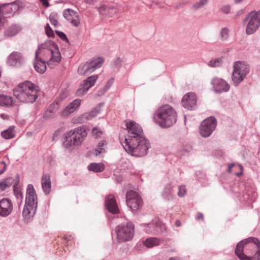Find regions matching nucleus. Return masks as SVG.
<instances>
[{
    "label": "nucleus",
    "mask_w": 260,
    "mask_h": 260,
    "mask_svg": "<svg viewBox=\"0 0 260 260\" xmlns=\"http://www.w3.org/2000/svg\"><path fill=\"white\" fill-rule=\"evenodd\" d=\"M185 4H186V3H183V4H179V5H177V6H176V8L177 9L182 8V7H183V5H185Z\"/></svg>",
    "instance_id": "56"
},
{
    "label": "nucleus",
    "mask_w": 260,
    "mask_h": 260,
    "mask_svg": "<svg viewBox=\"0 0 260 260\" xmlns=\"http://www.w3.org/2000/svg\"><path fill=\"white\" fill-rule=\"evenodd\" d=\"M53 114V113L47 109L44 113V117L45 118H49L51 117Z\"/></svg>",
    "instance_id": "50"
},
{
    "label": "nucleus",
    "mask_w": 260,
    "mask_h": 260,
    "mask_svg": "<svg viewBox=\"0 0 260 260\" xmlns=\"http://www.w3.org/2000/svg\"><path fill=\"white\" fill-rule=\"evenodd\" d=\"M221 11L225 14H228L230 12V7L229 6H224L221 8Z\"/></svg>",
    "instance_id": "49"
},
{
    "label": "nucleus",
    "mask_w": 260,
    "mask_h": 260,
    "mask_svg": "<svg viewBox=\"0 0 260 260\" xmlns=\"http://www.w3.org/2000/svg\"><path fill=\"white\" fill-rule=\"evenodd\" d=\"M182 105L184 108L188 110H193L197 105V98L193 92L185 94L182 99Z\"/></svg>",
    "instance_id": "16"
},
{
    "label": "nucleus",
    "mask_w": 260,
    "mask_h": 260,
    "mask_svg": "<svg viewBox=\"0 0 260 260\" xmlns=\"http://www.w3.org/2000/svg\"><path fill=\"white\" fill-rule=\"evenodd\" d=\"M12 178H8L5 180L0 182V192L5 190L12 183Z\"/></svg>",
    "instance_id": "36"
},
{
    "label": "nucleus",
    "mask_w": 260,
    "mask_h": 260,
    "mask_svg": "<svg viewBox=\"0 0 260 260\" xmlns=\"http://www.w3.org/2000/svg\"><path fill=\"white\" fill-rule=\"evenodd\" d=\"M68 94L66 92L63 91L58 96H57L55 100H54V102L57 104L59 106L60 103L61 102L65 99L67 97Z\"/></svg>",
    "instance_id": "37"
},
{
    "label": "nucleus",
    "mask_w": 260,
    "mask_h": 260,
    "mask_svg": "<svg viewBox=\"0 0 260 260\" xmlns=\"http://www.w3.org/2000/svg\"><path fill=\"white\" fill-rule=\"evenodd\" d=\"M222 59L221 58H215L213 60H211L208 63V64L210 67L217 68L219 67L222 65Z\"/></svg>",
    "instance_id": "35"
},
{
    "label": "nucleus",
    "mask_w": 260,
    "mask_h": 260,
    "mask_svg": "<svg viewBox=\"0 0 260 260\" xmlns=\"http://www.w3.org/2000/svg\"><path fill=\"white\" fill-rule=\"evenodd\" d=\"M208 4V0H199L193 4L190 7L192 10L196 11L203 8Z\"/></svg>",
    "instance_id": "32"
},
{
    "label": "nucleus",
    "mask_w": 260,
    "mask_h": 260,
    "mask_svg": "<svg viewBox=\"0 0 260 260\" xmlns=\"http://www.w3.org/2000/svg\"><path fill=\"white\" fill-rule=\"evenodd\" d=\"M246 25L245 32L250 35L254 33L260 26V10L249 13L244 20Z\"/></svg>",
    "instance_id": "8"
},
{
    "label": "nucleus",
    "mask_w": 260,
    "mask_h": 260,
    "mask_svg": "<svg viewBox=\"0 0 260 260\" xmlns=\"http://www.w3.org/2000/svg\"><path fill=\"white\" fill-rule=\"evenodd\" d=\"M42 187L43 191L48 194L51 190V184L50 177L48 174H43L41 179Z\"/></svg>",
    "instance_id": "23"
},
{
    "label": "nucleus",
    "mask_w": 260,
    "mask_h": 260,
    "mask_svg": "<svg viewBox=\"0 0 260 260\" xmlns=\"http://www.w3.org/2000/svg\"><path fill=\"white\" fill-rule=\"evenodd\" d=\"M242 0H235L236 3H240Z\"/></svg>",
    "instance_id": "59"
},
{
    "label": "nucleus",
    "mask_w": 260,
    "mask_h": 260,
    "mask_svg": "<svg viewBox=\"0 0 260 260\" xmlns=\"http://www.w3.org/2000/svg\"><path fill=\"white\" fill-rule=\"evenodd\" d=\"M105 206L109 212L112 214H116L119 209L115 197L112 194H109L105 199Z\"/></svg>",
    "instance_id": "21"
},
{
    "label": "nucleus",
    "mask_w": 260,
    "mask_h": 260,
    "mask_svg": "<svg viewBox=\"0 0 260 260\" xmlns=\"http://www.w3.org/2000/svg\"><path fill=\"white\" fill-rule=\"evenodd\" d=\"M175 225L177 226H180L181 225V222L178 220H176Z\"/></svg>",
    "instance_id": "55"
},
{
    "label": "nucleus",
    "mask_w": 260,
    "mask_h": 260,
    "mask_svg": "<svg viewBox=\"0 0 260 260\" xmlns=\"http://www.w3.org/2000/svg\"><path fill=\"white\" fill-rule=\"evenodd\" d=\"M235 166V164H231L230 165H229L228 166V171L229 172H231V170H232V168Z\"/></svg>",
    "instance_id": "54"
},
{
    "label": "nucleus",
    "mask_w": 260,
    "mask_h": 260,
    "mask_svg": "<svg viewBox=\"0 0 260 260\" xmlns=\"http://www.w3.org/2000/svg\"><path fill=\"white\" fill-rule=\"evenodd\" d=\"M235 252L240 260H260V241L252 237L242 240L237 244Z\"/></svg>",
    "instance_id": "3"
},
{
    "label": "nucleus",
    "mask_w": 260,
    "mask_h": 260,
    "mask_svg": "<svg viewBox=\"0 0 260 260\" xmlns=\"http://www.w3.org/2000/svg\"><path fill=\"white\" fill-rule=\"evenodd\" d=\"M21 28L17 25H12L8 27L5 31L4 35L6 37H12L16 35L21 30Z\"/></svg>",
    "instance_id": "24"
},
{
    "label": "nucleus",
    "mask_w": 260,
    "mask_h": 260,
    "mask_svg": "<svg viewBox=\"0 0 260 260\" xmlns=\"http://www.w3.org/2000/svg\"><path fill=\"white\" fill-rule=\"evenodd\" d=\"M100 111L99 107H96L90 112L84 113L74 117L72 119V122L74 124L84 123L95 117L100 112Z\"/></svg>",
    "instance_id": "14"
},
{
    "label": "nucleus",
    "mask_w": 260,
    "mask_h": 260,
    "mask_svg": "<svg viewBox=\"0 0 260 260\" xmlns=\"http://www.w3.org/2000/svg\"><path fill=\"white\" fill-rule=\"evenodd\" d=\"M107 144L106 141H102L98 145L94 151V154L98 155L102 153L105 152V147Z\"/></svg>",
    "instance_id": "33"
},
{
    "label": "nucleus",
    "mask_w": 260,
    "mask_h": 260,
    "mask_svg": "<svg viewBox=\"0 0 260 260\" xmlns=\"http://www.w3.org/2000/svg\"><path fill=\"white\" fill-rule=\"evenodd\" d=\"M114 82V79L113 78L109 79L107 82L103 89H100L98 92L99 95L101 96L103 95L110 88Z\"/></svg>",
    "instance_id": "34"
},
{
    "label": "nucleus",
    "mask_w": 260,
    "mask_h": 260,
    "mask_svg": "<svg viewBox=\"0 0 260 260\" xmlns=\"http://www.w3.org/2000/svg\"><path fill=\"white\" fill-rule=\"evenodd\" d=\"M45 29L46 34L47 35V36L48 37H54V34L53 31L52 29V28H51V27L50 26V25H49V24H46V25L45 27Z\"/></svg>",
    "instance_id": "42"
},
{
    "label": "nucleus",
    "mask_w": 260,
    "mask_h": 260,
    "mask_svg": "<svg viewBox=\"0 0 260 260\" xmlns=\"http://www.w3.org/2000/svg\"><path fill=\"white\" fill-rule=\"evenodd\" d=\"M103 134V131L99 129L97 127H94L92 131V134L93 136H94L96 138L100 137Z\"/></svg>",
    "instance_id": "41"
},
{
    "label": "nucleus",
    "mask_w": 260,
    "mask_h": 260,
    "mask_svg": "<svg viewBox=\"0 0 260 260\" xmlns=\"http://www.w3.org/2000/svg\"><path fill=\"white\" fill-rule=\"evenodd\" d=\"M0 105L7 107L14 106L15 103L11 96L0 94Z\"/></svg>",
    "instance_id": "25"
},
{
    "label": "nucleus",
    "mask_w": 260,
    "mask_h": 260,
    "mask_svg": "<svg viewBox=\"0 0 260 260\" xmlns=\"http://www.w3.org/2000/svg\"><path fill=\"white\" fill-rule=\"evenodd\" d=\"M86 135V130L82 127L72 129L66 134L63 145L67 148L70 149L79 146Z\"/></svg>",
    "instance_id": "7"
},
{
    "label": "nucleus",
    "mask_w": 260,
    "mask_h": 260,
    "mask_svg": "<svg viewBox=\"0 0 260 260\" xmlns=\"http://www.w3.org/2000/svg\"><path fill=\"white\" fill-rule=\"evenodd\" d=\"M196 219L197 220L202 219L203 220L204 219V216L202 213H198L196 216Z\"/></svg>",
    "instance_id": "51"
},
{
    "label": "nucleus",
    "mask_w": 260,
    "mask_h": 260,
    "mask_svg": "<svg viewBox=\"0 0 260 260\" xmlns=\"http://www.w3.org/2000/svg\"><path fill=\"white\" fill-rule=\"evenodd\" d=\"M37 196L32 184H28L26 189L24 207L22 212L24 218L28 220L35 215L38 205Z\"/></svg>",
    "instance_id": "6"
},
{
    "label": "nucleus",
    "mask_w": 260,
    "mask_h": 260,
    "mask_svg": "<svg viewBox=\"0 0 260 260\" xmlns=\"http://www.w3.org/2000/svg\"><path fill=\"white\" fill-rule=\"evenodd\" d=\"M214 90L217 93L226 92L230 89V85L222 79L214 78L212 81Z\"/></svg>",
    "instance_id": "18"
},
{
    "label": "nucleus",
    "mask_w": 260,
    "mask_h": 260,
    "mask_svg": "<svg viewBox=\"0 0 260 260\" xmlns=\"http://www.w3.org/2000/svg\"><path fill=\"white\" fill-rule=\"evenodd\" d=\"M144 245L147 248H150L160 244L161 241L156 238H149L143 242Z\"/></svg>",
    "instance_id": "26"
},
{
    "label": "nucleus",
    "mask_w": 260,
    "mask_h": 260,
    "mask_svg": "<svg viewBox=\"0 0 260 260\" xmlns=\"http://www.w3.org/2000/svg\"><path fill=\"white\" fill-rule=\"evenodd\" d=\"M122 60L120 57H117L113 62L115 67L117 69H119L122 65Z\"/></svg>",
    "instance_id": "47"
},
{
    "label": "nucleus",
    "mask_w": 260,
    "mask_h": 260,
    "mask_svg": "<svg viewBox=\"0 0 260 260\" xmlns=\"http://www.w3.org/2000/svg\"><path fill=\"white\" fill-rule=\"evenodd\" d=\"M232 79L234 84L239 85L249 72V67L243 62L238 61L234 62Z\"/></svg>",
    "instance_id": "9"
},
{
    "label": "nucleus",
    "mask_w": 260,
    "mask_h": 260,
    "mask_svg": "<svg viewBox=\"0 0 260 260\" xmlns=\"http://www.w3.org/2000/svg\"><path fill=\"white\" fill-rule=\"evenodd\" d=\"M82 100L75 99L70 103L59 113V116L62 118L69 117L72 114L78 110L81 104Z\"/></svg>",
    "instance_id": "13"
},
{
    "label": "nucleus",
    "mask_w": 260,
    "mask_h": 260,
    "mask_svg": "<svg viewBox=\"0 0 260 260\" xmlns=\"http://www.w3.org/2000/svg\"><path fill=\"white\" fill-rule=\"evenodd\" d=\"M85 2L86 3L90 5L94 4L95 3L94 0H85Z\"/></svg>",
    "instance_id": "53"
},
{
    "label": "nucleus",
    "mask_w": 260,
    "mask_h": 260,
    "mask_svg": "<svg viewBox=\"0 0 260 260\" xmlns=\"http://www.w3.org/2000/svg\"><path fill=\"white\" fill-rule=\"evenodd\" d=\"M13 210V204L8 198L0 200V216L7 217L9 215Z\"/></svg>",
    "instance_id": "19"
},
{
    "label": "nucleus",
    "mask_w": 260,
    "mask_h": 260,
    "mask_svg": "<svg viewBox=\"0 0 260 260\" xmlns=\"http://www.w3.org/2000/svg\"><path fill=\"white\" fill-rule=\"evenodd\" d=\"M57 14L56 13H52L49 16V21L52 25L56 27L58 24V21L56 19Z\"/></svg>",
    "instance_id": "38"
},
{
    "label": "nucleus",
    "mask_w": 260,
    "mask_h": 260,
    "mask_svg": "<svg viewBox=\"0 0 260 260\" xmlns=\"http://www.w3.org/2000/svg\"><path fill=\"white\" fill-rule=\"evenodd\" d=\"M126 203L132 210L135 211L142 206V200L137 192L129 190L126 194Z\"/></svg>",
    "instance_id": "12"
},
{
    "label": "nucleus",
    "mask_w": 260,
    "mask_h": 260,
    "mask_svg": "<svg viewBox=\"0 0 260 260\" xmlns=\"http://www.w3.org/2000/svg\"><path fill=\"white\" fill-rule=\"evenodd\" d=\"M98 78V75H93L88 77L83 81L81 87L76 91L77 96H82L85 94L88 90L93 86Z\"/></svg>",
    "instance_id": "15"
},
{
    "label": "nucleus",
    "mask_w": 260,
    "mask_h": 260,
    "mask_svg": "<svg viewBox=\"0 0 260 260\" xmlns=\"http://www.w3.org/2000/svg\"><path fill=\"white\" fill-rule=\"evenodd\" d=\"M169 260H179V259H177V258H176L172 257V258H170L169 259Z\"/></svg>",
    "instance_id": "58"
},
{
    "label": "nucleus",
    "mask_w": 260,
    "mask_h": 260,
    "mask_svg": "<svg viewBox=\"0 0 260 260\" xmlns=\"http://www.w3.org/2000/svg\"><path fill=\"white\" fill-rule=\"evenodd\" d=\"M117 238L120 242L128 241L132 239L134 235V225L129 221L116 226Z\"/></svg>",
    "instance_id": "10"
},
{
    "label": "nucleus",
    "mask_w": 260,
    "mask_h": 260,
    "mask_svg": "<svg viewBox=\"0 0 260 260\" xmlns=\"http://www.w3.org/2000/svg\"><path fill=\"white\" fill-rule=\"evenodd\" d=\"M18 184L17 182H15L13 185L14 188V192L18 199L20 200L21 201L23 199V196L22 193L19 190L18 188H16V185Z\"/></svg>",
    "instance_id": "39"
},
{
    "label": "nucleus",
    "mask_w": 260,
    "mask_h": 260,
    "mask_svg": "<svg viewBox=\"0 0 260 260\" xmlns=\"http://www.w3.org/2000/svg\"><path fill=\"white\" fill-rule=\"evenodd\" d=\"M1 136L5 139H10L15 137V132L13 127L11 126L9 128L3 131L1 133Z\"/></svg>",
    "instance_id": "30"
},
{
    "label": "nucleus",
    "mask_w": 260,
    "mask_h": 260,
    "mask_svg": "<svg viewBox=\"0 0 260 260\" xmlns=\"http://www.w3.org/2000/svg\"><path fill=\"white\" fill-rule=\"evenodd\" d=\"M88 169L90 171H93L95 173L102 172L105 169L104 165L102 163H91L88 166Z\"/></svg>",
    "instance_id": "28"
},
{
    "label": "nucleus",
    "mask_w": 260,
    "mask_h": 260,
    "mask_svg": "<svg viewBox=\"0 0 260 260\" xmlns=\"http://www.w3.org/2000/svg\"><path fill=\"white\" fill-rule=\"evenodd\" d=\"M216 126V120L214 117H210L203 120L200 127V134L205 138L210 136Z\"/></svg>",
    "instance_id": "11"
},
{
    "label": "nucleus",
    "mask_w": 260,
    "mask_h": 260,
    "mask_svg": "<svg viewBox=\"0 0 260 260\" xmlns=\"http://www.w3.org/2000/svg\"><path fill=\"white\" fill-rule=\"evenodd\" d=\"M7 166L4 161L0 162V174L3 173L6 170Z\"/></svg>",
    "instance_id": "48"
},
{
    "label": "nucleus",
    "mask_w": 260,
    "mask_h": 260,
    "mask_svg": "<svg viewBox=\"0 0 260 260\" xmlns=\"http://www.w3.org/2000/svg\"><path fill=\"white\" fill-rule=\"evenodd\" d=\"M153 118L154 122L160 127L168 128L176 122L177 113L171 105L164 104L155 111Z\"/></svg>",
    "instance_id": "4"
},
{
    "label": "nucleus",
    "mask_w": 260,
    "mask_h": 260,
    "mask_svg": "<svg viewBox=\"0 0 260 260\" xmlns=\"http://www.w3.org/2000/svg\"><path fill=\"white\" fill-rule=\"evenodd\" d=\"M55 32L62 40L68 42V38L67 37L66 35L64 33L58 30H55Z\"/></svg>",
    "instance_id": "46"
},
{
    "label": "nucleus",
    "mask_w": 260,
    "mask_h": 260,
    "mask_svg": "<svg viewBox=\"0 0 260 260\" xmlns=\"http://www.w3.org/2000/svg\"><path fill=\"white\" fill-rule=\"evenodd\" d=\"M90 66L87 62L80 65L78 69V72L80 75L86 76L92 73Z\"/></svg>",
    "instance_id": "27"
},
{
    "label": "nucleus",
    "mask_w": 260,
    "mask_h": 260,
    "mask_svg": "<svg viewBox=\"0 0 260 260\" xmlns=\"http://www.w3.org/2000/svg\"><path fill=\"white\" fill-rule=\"evenodd\" d=\"M239 167H240V170H241V171H242V170H243V167H242V166L241 165H239Z\"/></svg>",
    "instance_id": "60"
},
{
    "label": "nucleus",
    "mask_w": 260,
    "mask_h": 260,
    "mask_svg": "<svg viewBox=\"0 0 260 260\" xmlns=\"http://www.w3.org/2000/svg\"><path fill=\"white\" fill-rule=\"evenodd\" d=\"M14 96L20 102L34 103L37 99L38 89L29 81H25L19 84L14 90Z\"/></svg>",
    "instance_id": "5"
},
{
    "label": "nucleus",
    "mask_w": 260,
    "mask_h": 260,
    "mask_svg": "<svg viewBox=\"0 0 260 260\" xmlns=\"http://www.w3.org/2000/svg\"><path fill=\"white\" fill-rule=\"evenodd\" d=\"M61 59L57 45L52 41L48 40L38 46L34 66L37 72L42 74L46 70V63L48 65L54 64L59 63Z\"/></svg>",
    "instance_id": "2"
},
{
    "label": "nucleus",
    "mask_w": 260,
    "mask_h": 260,
    "mask_svg": "<svg viewBox=\"0 0 260 260\" xmlns=\"http://www.w3.org/2000/svg\"><path fill=\"white\" fill-rule=\"evenodd\" d=\"M63 17L71 24L78 27L80 25L79 16L77 12L71 9H67L63 11Z\"/></svg>",
    "instance_id": "17"
},
{
    "label": "nucleus",
    "mask_w": 260,
    "mask_h": 260,
    "mask_svg": "<svg viewBox=\"0 0 260 260\" xmlns=\"http://www.w3.org/2000/svg\"><path fill=\"white\" fill-rule=\"evenodd\" d=\"M1 117H3V118H5L6 117H7V115H6L5 114H2L1 115Z\"/></svg>",
    "instance_id": "57"
},
{
    "label": "nucleus",
    "mask_w": 260,
    "mask_h": 260,
    "mask_svg": "<svg viewBox=\"0 0 260 260\" xmlns=\"http://www.w3.org/2000/svg\"><path fill=\"white\" fill-rule=\"evenodd\" d=\"M125 122L128 136L121 143L125 151L137 157L146 155L150 145L148 139L143 135L141 126L132 120H127Z\"/></svg>",
    "instance_id": "1"
},
{
    "label": "nucleus",
    "mask_w": 260,
    "mask_h": 260,
    "mask_svg": "<svg viewBox=\"0 0 260 260\" xmlns=\"http://www.w3.org/2000/svg\"><path fill=\"white\" fill-rule=\"evenodd\" d=\"M220 36L223 41L226 40L229 37V29L224 27L220 30Z\"/></svg>",
    "instance_id": "40"
},
{
    "label": "nucleus",
    "mask_w": 260,
    "mask_h": 260,
    "mask_svg": "<svg viewBox=\"0 0 260 260\" xmlns=\"http://www.w3.org/2000/svg\"><path fill=\"white\" fill-rule=\"evenodd\" d=\"M103 59L101 58L94 59L91 61H87L93 72L96 69L100 68L103 63Z\"/></svg>",
    "instance_id": "29"
},
{
    "label": "nucleus",
    "mask_w": 260,
    "mask_h": 260,
    "mask_svg": "<svg viewBox=\"0 0 260 260\" xmlns=\"http://www.w3.org/2000/svg\"><path fill=\"white\" fill-rule=\"evenodd\" d=\"M59 106L53 102L50 106L48 107V110L51 112L52 113H54L56 112V111L59 109Z\"/></svg>",
    "instance_id": "44"
},
{
    "label": "nucleus",
    "mask_w": 260,
    "mask_h": 260,
    "mask_svg": "<svg viewBox=\"0 0 260 260\" xmlns=\"http://www.w3.org/2000/svg\"><path fill=\"white\" fill-rule=\"evenodd\" d=\"M143 227L146 233L153 234H157L165 229L163 224L157 222H152L148 224L144 223L143 224Z\"/></svg>",
    "instance_id": "20"
},
{
    "label": "nucleus",
    "mask_w": 260,
    "mask_h": 260,
    "mask_svg": "<svg viewBox=\"0 0 260 260\" xmlns=\"http://www.w3.org/2000/svg\"><path fill=\"white\" fill-rule=\"evenodd\" d=\"M186 193V189L185 186L184 185H181L179 187L178 191V196L179 197H183Z\"/></svg>",
    "instance_id": "43"
},
{
    "label": "nucleus",
    "mask_w": 260,
    "mask_h": 260,
    "mask_svg": "<svg viewBox=\"0 0 260 260\" xmlns=\"http://www.w3.org/2000/svg\"><path fill=\"white\" fill-rule=\"evenodd\" d=\"M7 5H9V4H4L0 5V27L3 25V24L5 22V18L2 16V8L4 7L5 6H6Z\"/></svg>",
    "instance_id": "45"
},
{
    "label": "nucleus",
    "mask_w": 260,
    "mask_h": 260,
    "mask_svg": "<svg viewBox=\"0 0 260 260\" xmlns=\"http://www.w3.org/2000/svg\"><path fill=\"white\" fill-rule=\"evenodd\" d=\"M22 55L20 52H13L8 58L7 63L9 66L16 67L22 63Z\"/></svg>",
    "instance_id": "22"
},
{
    "label": "nucleus",
    "mask_w": 260,
    "mask_h": 260,
    "mask_svg": "<svg viewBox=\"0 0 260 260\" xmlns=\"http://www.w3.org/2000/svg\"><path fill=\"white\" fill-rule=\"evenodd\" d=\"M241 174H242V172H240V173H238L237 175H241Z\"/></svg>",
    "instance_id": "61"
},
{
    "label": "nucleus",
    "mask_w": 260,
    "mask_h": 260,
    "mask_svg": "<svg viewBox=\"0 0 260 260\" xmlns=\"http://www.w3.org/2000/svg\"><path fill=\"white\" fill-rule=\"evenodd\" d=\"M40 1L42 3L43 5L45 7H48L49 6L48 0H40Z\"/></svg>",
    "instance_id": "52"
},
{
    "label": "nucleus",
    "mask_w": 260,
    "mask_h": 260,
    "mask_svg": "<svg viewBox=\"0 0 260 260\" xmlns=\"http://www.w3.org/2000/svg\"><path fill=\"white\" fill-rule=\"evenodd\" d=\"M173 192V186L171 184H168L165 187L162 192V196L166 199H170L172 197Z\"/></svg>",
    "instance_id": "31"
}]
</instances>
